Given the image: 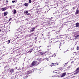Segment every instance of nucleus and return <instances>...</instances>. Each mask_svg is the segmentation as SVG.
Returning a JSON list of instances; mask_svg holds the SVG:
<instances>
[{
  "instance_id": "1",
  "label": "nucleus",
  "mask_w": 79,
  "mask_h": 79,
  "mask_svg": "<svg viewBox=\"0 0 79 79\" xmlns=\"http://www.w3.org/2000/svg\"><path fill=\"white\" fill-rule=\"evenodd\" d=\"M39 64V63H37V61L34 60L32 62L31 64L30 65L29 68L32 67V66H37Z\"/></svg>"
},
{
  "instance_id": "2",
  "label": "nucleus",
  "mask_w": 79,
  "mask_h": 79,
  "mask_svg": "<svg viewBox=\"0 0 79 79\" xmlns=\"http://www.w3.org/2000/svg\"><path fill=\"white\" fill-rule=\"evenodd\" d=\"M9 73L10 74H12L13 73H14V69H6V70H5V71H7L6 73H7L9 71Z\"/></svg>"
},
{
  "instance_id": "3",
  "label": "nucleus",
  "mask_w": 79,
  "mask_h": 79,
  "mask_svg": "<svg viewBox=\"0 0 79 79\" xmlns=\"http://www.w3.org/2000/svg\"><path fill=\"white\" fill-rule=\"evenodd\" d=\"M75 72H76V73H74V75H76V74H78V73H79V67H78V68H77L75 70V71L72 72V73H75Z\"/></svg>"
},
{
  "instance_id": "4",
  "label": "nucleus",
  "mask_w": 79,
  "mask_h": 79,
  "mask_svg": "<svg viewBox=\"0 0 79 79\" xmlns=\"http://www.w3.org/2000/svg\"><path fill=\"white\" fill-rule=\"evenodd\" d=\"M8 60H10V62H11V61H14L15 60V58L13 56L11 57L10 58L8 59Z\"/></svg>"
},
{
  "instance_id": "5",
  "label": "nucleus",
  "mask_w": 79,
  "mask_h": 79,
  "mask_svg": "<svg viewBox=\"0 0 79 79\" xmlns=\"http://www.w3.org/2000/svg\"><path fill=\"white\" fill-rule=\"evenodd\" d=\"M46 58H44V59H42V58H40V59H37V60H39L40 61L38 63H39V64L41 63V62H42V61H44V60H45Z\"/></svg>"
},
{
  "instance_id": "6",
  "label": "nucleus",
  "mask_w": 79,
  "mask_h": 79,
  "mask_svg": "<svg viewBox=\"0 0 79 79\" xmlns=\"http://www.w3.org/2000/svg\"><path fill=\"white\" fill-rule=\"evenodd\" d=\"M32 73H34V71L30 70L27 72V74L28 75V74H32Z\"/></svg>"
},
{
  "instance_id": "7",
  "label": "nucleus",
  "mask_w": 79,
  "mask_h": 79,
  "mask_svg": "<svg viewBox=\"0 0 79 79\" xmlns=\"http://www.w3.org/2000/svg\"><path fill=\"white\" fill-rule=\"evenodd\" d=\"M35 27H32L31 29V30L29 31L30 32H33L34 31V30H35Z\"/></svg>"
},
{
  "instance_id": "8",
  "label": "nucleus",
  "mask_w": 79,
  "mask_h": 79,
  "mask_svg": "<svg viewBox=\"0 0 79 79\" xmlns=\"http://www.w3.org/2000/svg\"><path fill=\"white\" fill-rule=\"evenodd\" d=\"M61 77H64V76H65L66 74V73L65 72L64 73H61Z\"/></svg>"
},
{
  "instance_id": "9",
  "label": "nucleus",
  "mask_w": 79,
  "mask_h": 79,
  "mask_svg": "<svg viewBox=\"0 0 79 79\" xmlns=\"http://www.w3.org/2000/svg\"><path fill=\"white\" fill-rule=\"evenodd\" d=\"M79 8H77L75 12L76 15H77L79 13Z\"/></svg>"
},
{
  "instance_id": "10",
  "label": "nucleus",
  "mask_w": 79,
  "mask_h": 79,
  "mask_svg": "<svg viewBox=\"0 0 79 79\" xmlns=\"http://www.w3.org/2000/svg\"><path fill=\"white\" fill-rule=\"evenodd\" d=\"M16 39V38H14L13 39L10 40L11 44L12 43V42H14V41H15Z\"/></svg>"
},
{
  "instance_id": "11",
  "label": "nucleus",
  "mask_w": 79,
  "mask_h": 79,
  "mask_svg": "<svg viewBox=\"0 0 79 79\" xmlns=\"http://www.w3.org/2000/svg\"><path fill=\"white\" fill-rule=\"evenodd\" d=\"M12 11L13 12L12 13L13 14H14V15H15L16 13V10L15 9H14Z\"/></svg>"
},
{
  "instance_id": "12",
  "label": "nucleus",
  "mask_w": 79,
  "mask_h": 79,
  "mask_svg": "<svg viewBox=\"0 0 79 79\" xmlns=\"http://www.w3.org/2000/svg\"><path fill=\"white\" fill-rule=\"evenodd\" d=\"M61 36H62V35H59V36H57V39H62L63 38V37H61Z\"/></svg>"
},
{
  "instance_id": "13",
  "label": "nucleus",
  "mask_w": 79,
  "mask_h": 79,
  "mask_svg": "<svg viewBox=\"0 0 79 79\" xmlns=\"http://www.w3.org/2000/svg\"><path fill=\"white\" fill-rule=\"evenodd\" d=\"M45 26H48V27H50L51 24L50 23H47L45 24Z\"/></svg>"
},
{
  "instance_id": "14",
  "label": "nucleus",
  "mask_w": 79,
  "mask_h": 79,
  "mask_svg": "<svg viewBox=\"0 0 79 79\" xmlns=\"http://www.w3.org/2000/svg\"><path fill=\"white\" fill-rule=\"evenodd\" d=\"M32 50H33V49H31L29 50L28 52H27L28 53H31V52L32 51Z\"/></svg>"
},
{
  "instance_id": "15",
  "label": "nucleus",
  "mask_w": 79,
  "mask_h": 79,
  "mask_svg": "<svg viewBox=\"0 0 79 79\" xmlns=\"http://www.w3.org/2000/svg\"><path fill=\"white\" fill-rule=\"evenodd\" d=\"M76 26L75 27H79V23H77L75 24Z\"/></svg>"
},
{
  "instance_id": "16",
  "label": "nucleus",
  "mask_w": 79,
  "mask_h": 79,
  "mask_svg": "<svg viewBox=\"0 0 79 79\" xmlns=\"http://www.w3.org/2000/svg\"><path fill=\"white\" fill-rule=\"evenodd\" d=\"M77 3V1H74L73 2H72V4L73 5H76V3Z\"/></svg>"
},
{
  "instance_id": "17",
  "label": "nucleus",
  "mask_w": 79,
  "mask_h": 79,
  "mask_svg": "<svg viewBox=\"0 0 79 79\" xmlns=\"http://www.w3.org/2000/svg\"><path fill=\"white\" fill-rule=\"evenodd\" d=\"M7 9L6 8V7H4L3 8H2V11H5V10H6Z\"/></svg>"
},
{
  "instance_id": "18",
  "label": "nucleus",
  "mask_w": 79,
  "mask_h": 79,
  "mask_svg": "<svg viewBox=\"0 0 79 79\" xmlns=\"http://www.w3.org/2000/svg\"><path fill=\"white\" fill-rule=\"evenodd\" d=\"M40 53V54L41 55H44V54H45V53H47V52H41Z\"/></svg>"
},
{
  "instance_id": "19",
  "label": "nucleus",
  "mask_w": 79,
  "mask_h": 79,
  "mask_svg": "<svg viewBox=\"0 0 79 79\" xmlns=\"http://www.w3.org/2000/svg\"><path fill=\"white\" fill-rule=\"evenodd\" d=\"M8 13V12H6L4 13V16H6Z\"/></svg>"
},
{
  "instance_id": "20",
  "label": "nucleus",
  "mask_w": 79,
  "mask_h": 79,
  "mask_svg": "<svg viewBox=\"0 0 79 79\" xmlns=\"http://www.w3.org/2000/svg\"><path fill=\"white\" fill-rule=\"evenodd\" d=\"M24 6H28V5H29V4L27 3H25L24 4Z\"/></svg>"
},
{
  "instance_id": "21",
  "label": "nucleus",
  "mask_w": 79,
  "mask_h": 79,
  "mask_svg": "<svg viewBox=\"0 0 79 79\" xmlns=\"http://www.w3.org/2000/svg\"><path fill=\"white\" fill-rule=\"evenodd\" d=\"M59 27L60 28H63V25H59Z\"/></svg>"
},
{
  "instance_id": "22",
  "label": "nucleus",
  "mask_w": 79,
  "mask_h": 79,
  "mask_svg": "<svg viewBox=\"0 0 79 79\" xmlns=\"http://www.w3.org/2000/svg\"><path fill=\"white\" fill-rule=\"evenodd\" d=\"M24 14H25H25H27V13H28V11H27V10H25L24 11Z\"/></svg>"
},
{
  "instance_id": "23",
  "label": "nucleus",
  "mask_w": 79,
  "mask_h": 79,
  "mask_svg": "<svg viewBox=\"0 0 79 79\" xmlns=\"http://www.w3.org/2000/svg\"><path fill=\"white\" fill-rule=\"evenodd\" d=\"M10 42H11V41H10V40H8L7 41V44H9L10 43Z\"/></svg>"
},
{
  "instance_id": "24",
  "label": "nucleus",
  "mask_w": 79,
  "mask_h": 79,
  "mask_svg": "<svg viewBox=\"0 0 79 79\" xmlns=\"http://www.w3.org/2000/svg\"><path fill=\"white\" fill-rule=\"evenodd\" d=\"M18 76H19V74L17 75V74H16L15 75V78H17V77H18Z\"/></svg>"
},
{
  "instance_id": "25",
  "label": "nucleus",
  "mask_w": 79,
  "mask_h": 79,
  "mask_svg": "<svg viewBox=\"0 0 79 79\" xmlns=\"http://www.w3.org/2000/svg\"><path fill=\"white\" fill-rule=\"evenodd\" d=\"M79 35H77L75 36V39H77V38L79 37Z\"/></svg>"
},
{
  "instance_id": "26",
  "label": "nucleus",
  "mask_w": 79,
  "mask_h": 79,
  "mask_svg": "<svg viewBox=\"0 0 79 79\" xmlns=\"http://www.w3.org/2000/svg\"><path fill=\"white\" fill-rule=\"evenodd\" d=\"M51 24H53V25H55V22L54 21L51 22Z\"/></svg>"
},
{
  "instance_id": "27",
  "label": "nucleus",
  "mask_w": 79,
  "mask_h": 79,
  "mask_svg": "<svg viewBox=\"0 0 79 79\" xmlns=\"http://www.w3.org/2000/svg\"><path fill=\"white\" fill-rule=\"evenodd\" d=\"M76 6L73 7V8H72L73 10H75V9H76Z\"/></svg>"
},
{
  "instance_id": "28",
  "label": "nucleus",
  "mask_w": 79,
  "mask_h": 79,
  "mask_svg": "<svg viewBox=\"0 0 79 79\" xmlns=\"http://www.w3.org/2000/svg\"><path fill=\"white\" fill-rule=\"evenodd\" d=\"M13 61V63H15V64H16V61L15 60H14V61Z\"/></svg>"
},
{
  "instance_id": "29",
  "label": "nucleus",
  "mask_w": 79,
  "mask_h": 79,
  "mask_svg": "<svg viewBox=\"0 0 79 79\" xmlns=\"http://www.w3.org/2000/svg\"><path fill=\"white\" fill-rule=\"evenodd\" d=\"M62 36H64L65 37H67V35H63Z\"/></svg>"
},
{
  "instance_id": "30",
  "label": "nucleus",
  "mask_w": 79,
  "mask_h": 79,
  "mask_svg": "<svg viewBox=\"0 0 79 79\" xmlns=\"http://www.w3.org/2000/svg\"><path fill=\"white\" fill-rule=\"evenodd\" d=\"M77 50H79V46H77Z\"/></svg>"
},
{
  "instance_id": "31",
  "label": "nucleus",
  "mask_w": 79,
  "mask_h": 79,
  "mask_svg": "<svg viewBox=\"0 0 79 79\" xmlns=\"http://www.w3.org/2000/svg\"><path fill=\"white\" fill-rule=\"evenodd\" d=\"M11 44L12 45H14L15 44V43H11Z\"/></svg>"
},
{
  "instance_id": "32",
  "label": "nucleus",
  "mask_w": 79,
  "mask_h": 79,
  "mask_svg": "<svg viewBox=\"0 0 79 79\" xmlns=\"http://www.w3.org/2000/svg\"><path fill=\"white\" fill-rule=\"evenodd\" d=\"M50 43H51V44H54V43H55L53 41H51L50 42Z\"/></svg>"
},
{
  "instance_id": "33",
  "label": "nucleus",
  "mask_w": 79,
  "mask_h": 79,
  "mask_svg": "<svg viewBox=\"0 0 79 79\" xmlns=\"http://www.w3.org/2000/svg\"><path fill=\"white\" fill-rule=\"evenodd\" d=\"M29 2L30 3H31L32 1H31V0H29Z\"/></svg>"
},
{
  "instance_id": "34",
  "label": "nucleus",
  "mask_w": 79,
  "mask_h": 79,
  "mask_svg": "<svg viewBox=\"0 0 79 79\" xmlns=\"http://www.w3.org/2000/svg\"><path fill=\"white\" fill-rule=\"evenodd\" d=\"M57 77H61V75H58Z\"/></svg>"
},
{
  "instance_id": "35",
  "label": "nucleus",
  "mask_w": 79,
  "mask_h": 79,
  "mask_svg": "<svg viewBox=\"0 0 79 79\" xmlns=\"http://www.w3.org/2000/svg\"><path fill=\"white\" fill-rule=\"evenodd\" d=\"M12 3H15V2H16V1L15 0L12 1Z\"/></svg>"
},
{
  "instance_id": "36",
  "label": "nucleus",
  "mask_w": 79,
  "mask_h": 79,
  "mask_svg": "<svg viewBox=\"0 0 79 79\" xmlns=\"http://www.w3.org/2000/svg\"><path fill=\"white\" fill-rule=\"evenodd\" d=\"M11 19H12V18H10L9 20V21H11Z\"/></svg>"
},
{
  "instance_id": "37",
  "label": "nucleus",
  "mask_w": 79,
  "mask_h": 79,
  "mask_svg": "<svg viewBox=\"0 0 79 79\" xmlns=\"http://www.w3.org/2000/svg\"><path fill=\"white\" fill-rule=\"evenodd\" d=\"M47 47H48V48H49V47H51V45L48 46Z\"/></svg>"
},
{
  "instance_id": "38",
  "label": "nucleus",
  "mask_w": 79,
  "mask_h": 79,
  "mask_svg": "<svg viewBox=\"0 0 79 79\" xmlns=\"http://www.w3.org/2000/svg\"><path fill=\"white\" fill-rule=\"evenodd\" d=\"M29 17H30V18H32V16H31V15H30V16H29Z\"/></svg>"
},
{
  "instance_id": "39",
  "label": "nucleus",
  "mask_w": 79,
  "mask_h": 79,
  "mask_svg": "<svg viewBox=\"0 0 79 79\" xmlns=\"http://www.w3.org/2000/svg\"><path fill=\"white\" fill-rule=\"evenodd\" d=\"M53 56H56V55H55V54H54L52 55V57H53Z\"/></svg>"
},
{
  "instance_id": "40",
  "label": "nucleus",
  "mask_w": 79,
  "mask_h": 79,
  "mask_svg": "<svg viewBox=\"0 0 79 79\" xmlns=\"http://www.w3.org/2000/svg\"><path fill=\"white\" fill-rule=\"evenodd\" d=\"M15 69H17V70H19V68H18L17 67L15 68Z\"/></svg>"
},
{
  "instance_id": "41",
  "label": "nucleus",
  "mask_w": 79,
  "mask_h": 79,
  "mask_svg": "<svg viewBox=\"0 0 79 79\" xmlns=\"http://www.w3.org/2000/svg\"><path fill=\"white\" fill-rule=\"evenodd\" d=\"M27 15H30H30H31V13H27Z\"/></svg>"
},
{
  "instance_id": "42",
  "label": "nucleus",
  "mask_w": 79,
  "mask_h": 79,
  "mask_svg": "<svg viewBox=\"0 0 79 79\" xmlns=\"http://www.w3.org/2000/svg\"><path fill=\"white\" fill-rule=\"evenodd\" d=\"M6 3H8V1L7 0H6Z\"/></svg>"
},
{
  "instance_id": "43",
  "label": "nucleus",
  "mask_w": 79,
  "mask_h": 79,
  "mask_svg": "<svg viewBox=\"0 0 79 79\" xmlns=\"http://www.w3.org/2000/svg\"><path fill=\"white\" fill-rule=\"evenodd\" d=\"M45 60H47V61H48V58H46V59Z\"/></svg>"
},
{
  "instance_id": "44",
  "label": "nucleus",
  "mask_w": 79,
  "mask_h": 79,
  "mask_svg": "<svg viewBox=\"0 0 79 79\" xmlns=\"http://www.w3.org/2000/svg\"><path fill=\"white\" fill-rule=\"evenodd\" d=\"M58 31H56V33L57 34H58Z\"/></svg>"
},
{
  "instance_id": "45",
  "label": "nucleus",
  "mask_w": 79,
  "mask_h": 79,
  "mask_svg": "<svg viewBox=\"0 0 79 79\" xmlns=\"http://www.w3.org/2000/svg\"><path fill=\"white\" fill-rule=\"evenodd\" d=\"M36 39H37V37H36L35 38V40H36Z\"/></svg>"
},
{
  "instance_id": "46",
  "label": "nucleus",
  "mask_w": 79,
  "mask_h": 79,
  "mask_svg": "<svg viewBox=\"0 0 79 79\" xmlns=\"http://www.w3.org/2000/svg\"><path fill=\"white\" fill-rule=\"evenodd\" d=\"M41 51H42V50H40L38 52H41Z\"/></svg>"
},
{
  "instance_id": "47",
  "label": "nucleus",
  "mask_w": 79,
  "mask_h": 79,
  "mask_svg": "<svg viewBox=\"0 0 79 79\" xmlns=\"http://www.w3.org/2000/svg\"><path fill=\"white\" fill-rule=\"evenodd\" d=\"M25 20H26L27 21H28V19H26Z\"/></svg>"
},
{
  "instance_id": "48",
  "label": "nucleus",
  "mask_w": 79,
  "mask_h": 79,
  "mask_svg": "<svg viewBox=\"0 0 79 79\" xmlns=\"http://www.w3.org/2000/svg\"><path fill=\"white\" fill-rule=\"evenodd\" d=\"M23 74V73H20V75L21 76H22V74Z\"/></svg>"
},
{
  "instance_id": "49",
  "label": "nucleus",
  "mask_w": 79,
  "mask_h": 79,
  "mask_svg": "<svg viewBox=\"0 0 79 79\" xmlns=\"http://www.w3.org/2000/svg\"><path fill=\"white\" fill-rule=\"evenodd\" d=\"M34 33H32L31 34V35H33V34H34Z\"/></svg>"
},
{
  "instance_id": "50",
  "label": "nucleus",
  "mask_w": 79,
  "mask_h": 79,
  "mask_svg": "<svg viewBox=\"0 0 79 79\" xmlns=\"http://www.w3.org/2000/svg\"><path fill=\"white\" fill-rule=\"evenodd\" d=\"M7 8H10V6H7Z\"/></svg>"
},
{
  "instance_id": "51",
  "label": "nucleus",
  "mask_w": 79,
  "mask_h": 79,
  "mask_svg": "<svg viewBox=\"0 0 79 79\" xmlns=\"http://www.w3.org/2000/svg\"><path fill=\"white\" fill-rule=\"evenodd\" d=\"M31 35H31V34L29 35V37H30V36H31Z\"/></svg>"
},
{
  "instance_id": "52",
  "label": "nucleus",
  "mask_w": 79,
  "mask_h": 79,
  "mask_svg": "<svg viewBox=\"0 0 79 79\" xmlns=\"http://www.w3.org/2000/svg\"><path fill=\"white\" fill-rule=\"evenodd\" d=\"M1 33H3V32H4V31H1Z\"/></svg>"
},
{
  "instance_id": "53",
  "label": "nucleus",
  "mask_w": 79,
  "mask_h": 79,
  "mask_svg": "<svg viewBox=\"0 0 79 79\" xmlns=\"http://www.w3.org/2000/svg\"><path fill=\"white\" fill-rule=\"evenodd\" d=\"M32 46H33V45H30V47H32Z\"/></svg>"
},
{
  "instance_id": "54",
  "label": "nucleus",
  "mask_w": 79,
  "mask_h": 79,
  "mask_svg": "<svg viewBox=\"0 0 79 79\" xmlns=\"http://www.w3.org/2000/svg\"><path fill=\"white\" fill-rule=\"evenodd\" d=\"M55 77V75L53 76H52V77Z\"/></svg>"
},
{
  "instance_id": "55",
  "label": "nucleus",
  "mask_w": 79,
  "mask_h": 79,
  "mask_svg": "<svg viewBox=\"0 0 79 79\" xmlns=\"http://www.w3.org/2000/svg\"><path fill=\"white\" fill-rule=\"evenodd\" d=\"M11 6H10V8H11Z\"/></svg>"
},
{
  "instance_id": "56",
  "label": "nucleus",
  "mask_w": 79,
  "mask_h": 79,
  "mask_svg": "<svg viewBox=\"0 0 79 79\" xmlns=\"http://www.w3.org/2000/svg\"><path fill=\"white\" fill-rule=\"evenodd\" d=\"M36 13H39V11H37V12H36Z\"/></svg>"
},
{
  "instance_id": "57",
  "label": "nucleus",
  "mask_w": 79,
  "mask_h": 79,
  "mask_svg": "<svg viewBox=\"0 0 79 79\" xmlns=\"http://www.w3.org/2000/svg\"><path fill=\"white\" fill-rule=\"evenodd\" d=\"M4 5H8V3L5 4Z\"/></svg>"
},
{
  "instance_id": "58",
  "label": "nucleus",
  "mask_w": 79,
  "mask_h": 79,
  "mask_svg": "<svg viewBox=\"0 0 79 79\" xmlns=\"http://www.w3.org/2000/svg\"><path fill=\"white\" fill-rule=\"evenodd\" d=\"M24 69V67H23L22 68V70Z\"/></svg>"
},
{
  "instance_id": "59",
  "label": "nucleus",
  "mask_w": 79,
  "mask_h": 79,
  "mask_svg": "<svg viewBox=\"0 0 79 79\" xmlns=\"http://www.w3.org/2000/svg\"><path fill=\"white\" fill-rule=\"evenodd\" d=\"M71 63H74V62H73V61H72V62H71Z\"/></svg>"
},
{
  "instance_id": "60",
  "label": "nucleus",
  "mask_w": 79,
  "mask_h": 79,
  "mask_svg": "<svg viewBox=\"0 0 79 79\" xmlns=\"http://www.w3.org/2000/svg\"><path fill=\"white\" fill-rule=\"evenodd\" d=\"M71 68L70 66H69L68 67V68Z\"/></svg>"
},
{
  "instance_id": "61",
  "label": "nucleus",
  "mask_w": 79,
  "mask_h": 79,
  "mask_svg": "<svg viewBox=\"0 0 79 79\" xmlns=\"http://www.w3.org/2000/svg\"><path fill=\"white\" fill-rule=\"evenodd\" d=\"M19 28L18 30H17V31H19Z\"/></svg>"
},
{
  "instance_id": "62",
  "label": "nucleus",
  "mask_w": 79,
  "mask_h": 79,
  "mask_svg": "<svg viewBox=\"0 0 79 79\" xmlns=\"http://www.w3.org/2000/svg\"><path fill=\"white\" fill-rule=\"evenodd\" d=\"M50 66H51V67H52V66H53V65H50Z\"/></svg>"
},
{
  "instance_id": "63",
  "label": "nucleus",
  "mask_w": 79,
  "mask_h": 79,
  "mask_svg": "<svg viewBox=\"0 0 79 79\" xmlns=\"http://www.w3.org/2000/svg\"><path fill=\"white\" fill-rule=\"evenodd\" d=\"M55 64L54 63H52V64Z\"/></svg>"
},
{
  "instance_id": "64",
  "label": "nucleus",
  "mask_w": 79,
  "mask_h": 79,
  "mask_svg": "<svg viewBox=\"0 0 79 79\" xmlns=\"http://www.w3.org/2000/svg\"><path fill=\"white\" fill-rule=\"evenodd\" d=\"M69 15V14L68 13L66 14V15Z\"/></svg>"
}]
</instances>
